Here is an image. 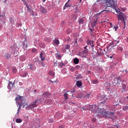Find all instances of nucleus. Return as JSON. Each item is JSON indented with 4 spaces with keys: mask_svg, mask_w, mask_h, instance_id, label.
<instances>
[{
    "mask_svg": "<svg viewBox=\"0 0 128 128\" xmlns=\"http://www.w3.org/2000/svg\"><path fill=\"white\" fill-rule=\"evenodd\" d=\"M76 86H82V82L80 81H77L76 82Z\"/></svg>",
    "mask_w": 128,
    "mask_h": 128,
    "instance_id": "nucleus-25",
    "label": "nucleus"
},
{
    "mask_svg": "<svg viewBox=\"0 0 128 128\" xmlns=\"http://www.w3.org/2000/svg\"><path fill=\"white\" fill-rule=\"evenodd\" d=\"M117 50H120V52H122V50H124L122 47H120V46L118 47Z\"/></svg>",
    "mask_w": 128,
    "mask_h": 128,
    "instance_id": "nucleus-30",
    "label": "nucleus"
},
{
    "mask_svg": "<svg viewBox=\"0 0 128 128\" xmlns=\"http://www.w3.org/2000/svg\"><path fill=\"white\" fill-rule=\"evenodd\" d=\"M88 110H91L92 112H95L96 116L97 118H109L113 120L112 118H110V116H114V112L106 111V110L105 108H100L98 106H96V105H88Z\"/></svg>",
    "mask_w": 128,
    "mask_h": 128,
    "instance_id": "nucleus-1",
    "label": "nucleus"
},
{
    "mask_svg": "<svg viewBox=\"0 0 128 128\" xmlns=\"http://www.w3.org/2000/svg\"><path fill=\"white\" fill-rule=\"evenodd\" d=\"M56 57L58 58H62V56L60 54H57Z\"/></svg>",
    "mask_w": 128,
    "mask_h": 128,
    "instance_id": "nucleus-42",
    "label": "nucleus"
},
{
    "mask_svg": "<svg viewBox=\"0 0 128 128\" xmlns=\"http://www.w3.org/2000/svg\"><path fill=\"white\" fill-rule=\"evenodd\" d=\"M43 2H46V0H42Z\"/></svg>",
    "mask_w": 128,
    "mask_h": 128,
    "instance_id": "nucleus-56",
    "label": "nucleus"
},
{
    "mask_svg": "<svg viewBox=\"0 0 128 128\" xmlns=\"http://www.w3.org/2000/svg\"><path fill=\"white\" fill-rule=\"evenodd\" d=\"M122 92H126V86H124L122 88Z\"/></svg>",
    "mask_w": 128,
    "mask_h": 128,
    "instance_id": "nucleus-27",
    "label": "nucleus"
},
{
    "mask_svg": "<svg viewBox=\"0 0 128 128\" xmlns=\"http://www.w3.org/2000/svg\"><path fill=\"white\" fill-rule=\"evenodd\" d=\"M26 5L28 3H26V0H21Z\"/></svg>",
    "mask_w": 128,
    "mask_h": 128,
    "instance_id": "nucleus-38",
    "label": "nucleus"
},
{
    "mask_svg": "<svg viewBox=\"0 0 128 128\" xmlns=\"http://www.w3.org/2000/svg\"><path fill=\"white\" fill-rule=\"evenodd\" d=\"M125 72H126V74H128V70H126Z\"/></svg>",
    "mask_w": 128,
    "mask_h": 128,
    "instance_id": "nucleus-53",
    "label": "nucleus"
},
{
    "mask_svg": "<svg viewBox=\"0 0 128 128\" xmlns=\"http://www.w3.org/2000/svg\"><path fill=\"white\" fill-rule=\"evenodd\" d=\"M123 110H124V108H123Z\"/></svg>",
    "mask_w": 128,
    "mask_h": 128,
    "instance_id": "nucleus-63",
    "label": "nucleus"
},
{
    "mask_svg": "<svg viewBox=\"0 0 128 128\" xmlns=\"http://www.w3.org/2000/svg\"><path fill=\"white\" fill-rule=\"evenodd\" d=\"M50 82H52V80H51Z\"/></svg>",
    "mask_w": 128,
    "mask_h": 128,
    "instance_id": "nucleus-62",
    "label": "nucleus"
},
{
    "mask_svg": "<svg viewBox=\"0 0 128 128\" xmlns=\"http://www.w3.org/2000/svg\"><path fill=\"white\" fill-rule=\"evenodd\" d=\"M87 48H88V46H86L85 47H84V50H88V49H86Z\"/></svg>",
    "mask_w": 128,
    "mask_h": 128,
    "instance_id": "nucleus-51",
    "label": "nucleus"
},
{
    "mask_svg": "<svg viewBox=\"0 0 128 128\" xmlns=\"http://www.w3.org/2000/svg\"><path fill=\"white\" fill-rule=\"evenodd\" d=\"M11 56L12 54L10 53H6L5 54H4V58H6V60H10V58H11Z\"/></svg>",
    "mask_w": 128,
    "mask_h": 128,
    "instance_id": "nucleus-11",
    "label": "nucleus"
},
{
    "mask_svg": "<svg viewBox=\"0 0 128 128\" xmlns=\"http://www.w3.org/2000/svg\"><path fill=\"white\" fill-rule=\"evenodd\" d=\"M40 58H41V60H44L45 58L44 56V54L40 53Z\"/></svg>",
    "mask_w": 128,
    "mask_h": 128,
    "instance_id": "nucleus-23",
    "label": "nucleus"
},
{
    "mask_svg": "<svg viewBox=\"0 0 128 128\" xmlns=\"http://www.w3.org/2000/svg\"><path fill=\"white\" fill-rule=\"evenodd\" d=\"M90 34L92 36H94V33L92 32V30L90 31Z\"/></svg>",
    "mask_w": 128,
    "mask_h": 128,
    "instance_id": "nucleus-43",
    "label": "nucleus"
},
{
    "mask_svg": "<svg viewBox=\"0 0 128 128\" xmlns=\"http://www.w3.org/2000/svg\"><path fill=\"white\" fill-rule=\"evenodd\" d=\"M15 100L18 104H26L24 98V96H20V95H17L15 98Z\"/></svg>",
    "mask_w": 128,
    "mask_h": 128,
    "instance_id": "nucleus-2",
    "label": "nucleus"
},
{
    "mask_svg": "<svg viewBox=\"0 0 128 128\" xmlns=\"http://www.w3.org/2000/svg\"><path fill=\"white\" fill-rule=\"evenodd\" d=\"M126 40L127 42H128V38H126Z\"/></svg>",
    "mask_w": 128,
    "mask_h": 128,
    "instance_id": "nucleus-58",
    "label": "nucleus"
},
{
    "mask_svg": "<svg viewBox=\"0 0 128 128\" xmlns=\"http://www.w3.org/2000/svg\"><path fill=\"white\" fill-rule=\"evenodd\" d=\"M76 40H77V39H76V40H75V42H76V44H78V41H76Z\"/></svg>",
    "mask_w": 128,
    "mask_h": 128,
    "instance_id": "nucleus-52",
    "label": "nucleus"
},
{
    "mask_svg": "<svg viewBox=\"0 0 128 128\" xmlns=\"http://www.w3.org/2000/svg\"><path fill=\"white\" fill-rule=\"evenodd\" d=\"M73 62L75 64H78L80 62V60L78 58H75L74 59Z\"/></svg>",
    "mask_w": 128,
    "mask_h": 128,
    "instance_id": "nucleus-16",
    "label": "nucleus"
},
{
    "mask_svg": "<svg viewBox=\"0 0 128 128\" xmlns=\"http://www.w3.org/2000/svg\"><path fill=\"white\" fill-rule=\"evenodd\" d=\"M90 32H92V29L90 28Z\"/></svg>",
    "mask_w": 128,
    "mask_h": 128,
    "instance_id": "nucleus-57",
    "label": "nucleus"
},
{
    "mask_svg": "<svg viewBox=\"0 0 128 128\" xmlns=\"http://www.w3.org/2000/svg\"><path fill=\"white\" fill-rule=\"evenodd\" d=\"M40 12L42 14H46V9L44 7H40Z\"/></svg>",
    "mask_w": 128,
    "mask_h": 128,
    "instance_id": "nucleus-10",
    "label": "nucleus"
},
{
    "mask_svg": "<svg viewBox=\"0 0 128 128\" xmlns=\"http://www.w3.org/2000/svg\"><path fill=\"white\" fill-rule=\"evenodd\" d=\"M68 93L66 92L65 94H64V96L65 100H68Z\"/></svg>",
    "mask_w": 128,
    "mask_h": 128,
    "instance_id": "nucleus-24",
    "label": "nucleus"
},
{
    "mask_svg": "<svg viewBox=\"0 0 128 128\" xmlns=\"http://www.w3.org/2000/svg\"><path fill=\"white\" fill-rule=\"evenodd\" d=\"M71 70H72V72H74V68H71Z\"/></svg>",
    "mask_w": 128,
    "mask_h": 128,
    "instance_id": "nucleus-48",
    "label": "nucleus"
},
{
    "mask_svg": "<svg viewBox=\"0 0 128 128\" xmlns=\"http://www.w3.org/2000/svg\"><path fill=\"white\" fill-rule=\"evenodd\" d=\"M122 78L120 76H119L118 78H114L112 82V84H114V86H118L122 82Z\"/></svg>",
    "mask_w": 128,
    "mask_h": 128,
    "instance_id": "nucleus-5",
    "label": "nucleus"
},
{
    "mask_svg": "<svg viewBox=\"0 0 128 128\" xmlns=\"http://www.w3.org/2000/svg\"><path fill=\"white\" fill-rule=\"evenodd\" d=\"M50 93L45 92L42 95L40 96L42 98H50Z\"/></svg>",
    "mask_w": 128,
    "mask_h": 128,
    "instance_id": "nucleus-12",
    "label": "nucleus"
},
{
    "mask_svg": "<svg viewBox=\"0 0 128 128\" xmlns=\"http://www.w3.org/2000/svg\"><path fill=\"white\" fill-rule=\"evenodd\" d=\"M106 5L108 8H112V6H116V2H114V0H107Z\"/></svg>",
    "mask_w": 128,
    "mask_h": 128,
    "instance_id": "nucleus-6",
    "label": "nucleus"
},
{
    "mask_svg": "<svg viewBox=\"0 0 128 128\" xmlns=\"http://www.w3.org/2000/svg\"><path fill=\"white\" fill-rule=\"evenodd\" d=\"M26 56H22L20 57V60H22V62H24V60H26Z\"/></svg>",
    "mask_w": 128,
    "mask_h": 128,
    "instance_id": "nucleus-22",
    "label": "nucleus"
},
{
    "mask_svg": "<svg viewBox=\"0 0 128 128\" xmlns=\"http://www.w3.org/2000/svg\"><path fill=\"white\" fill-rule=\"evenodd\" d=\"M41 66H44V64L43 62H42V63L41 64Z\"/></svg>",
    "mask_w": 128,
    "mask_h": 128,
    "instance_id": "nucleus-47",
    "label": "nucleus"
},
{
    "mask_svg": "<svg viewBox=\"0 0 128 128\" xmlns=\"http://www.w3.org/2000/svg\"><path fill=\"white\" fill-rule=\"evenodd\" d=\"M29 12H30L32 16H34V12L32 11V10L30 9L29 10H28Z\"/></svg>",
    "mask_w": 128,
    "mask_h": 128,
    "instance_id": "nucleus-31",
    "label": "nucleus"
},
{
    "mask_svg": "<svg viewBox=\"0 0 128 128\" xmlns=\"http://www.w3.org/2000/svg\"><path fill=\"white\" fill-rule=\"evenodd\" d=\"M108 10H103L102 12H101L100 13H99L98 14H102V12H107Z\"/></svg>",
    "mask_w": 128,
    "mask_h": 128,
    "instance_id": "nucleus-45",
    "label": "nucleus"
},
{
    "mask_svg": "<svg viewBox=\"0 0 128 128\" xmlns=\"http://www.w3.org/2000/svg\"><path fill=\"white\" fill-rule=\"evenodd\" d=\"M118 42H120V41H118V40H116V44H118Z\"/></svg>",
    "mask_w": 128,
    "mask_h": 128,
    "instance_id": "nucleus-50",
    "label": "nucleus"
},
{
    "mask_svg": "<svg viewBox=\"0 0 128 128\" xmlns=\"http://www.w3.org/2000/svg\"><path fill=\"white\" fill-rule=\"evenodd\" d=\"M38 52V50L35 48H33L32 50V52Z\"/></svg>",
    "mask_w": 128,
    "mask_h": 128,
    "instance_id": "nucleus-33",
    "label": "nucleus"
},
{
    "mask_svg": "<svg viewBox=\"0 0 128 128\" xmlns=\"http://www.w3.org/2000/svg\"><path fill=\"white\" fill-rule=\"evenodd\" d=\"M86 44L88 46H90V48H94L93 40H88L86 41Z\"/></svg>",
    "mask_w": 128,
    "mask_h": 128,
    "instance_id": "nucleus-7",
    "label": "nucleus"
},
{
    "mask_svg": "<svg viewBox=\"0 0 128 128\" xmlns=\"http://www.w3.org/2000/svg\"><path fill=\"white\" fill-rule=\"evenodd\" d=\"M54 42L56 44V46H58V44H60V40L58 39H54Z\"/></svg>",
    "mask_w": 128,
    "mask_h": 128,
    "instance_id": "nucleus-18",
    "label": "nucleus"
},
{
    "mask_svg": "<svg viewBox=\"0 0 128 128\" xmlns=\"http://www.w3.org/2000/svg\"><path fill=\"white\" fill-rule=\"evenodd\" d=\"M28 68L30 70H36V68L34 64H30L28 66Z\"/></svg>",
    "mask_w": 128,
    "mask_h": 128,
    "instance_id": "nucleus-9",
    "label": "nucleus"
},
{
    "mask_svg": "<svg viewBox=\"0 0 128 128\" xmlns=\"http://www.w3.org/2000/svg\"><path fill=\"white\" fill-rule=\"evenodd\" d=\"M111 110H114V108H112V109H111Z\"/></svg>",
    "mask_w": 128,
    "mask_h": 128,
    "instance_id": "nucleus-64",
    "label": "nucleus"
},
{
    "mask_svg": "<svg viewBox=\"0 0 128 128\" xmlns=\"http://www.w3.org/2000/svg\"><path fill=\"white\" fill-rule=\"evenodd\" d=\"M36 102H38V100H35L34 102L30 103L29 106H26V110H34V108H36L38 106Z\"/></svg>",
    "mask_w": 128,
    "mask_h": 128,
    "instance_id": "nucleus-4",
    "label": "nucleus"
},
{
    "mask_svg": "<svg viewBox=\"0 0 128 128\" xmlns=\"http://www.w3.org/2000/svg\"><path fill=\"white\" fill-rule=\"evenodd\" d=\"M28 72H24V74L22 75V76L23 78H26V77L28 76Z\"/></svg>",
    "mask_w": 128,
    "mask_h": 128,
    "instance_id": "nucleus-29",
    "label": "nucleus"
},
{
    "mask_svg": "<svg viewBox=\"0 0 128 128\" xmlns=\"http://www.w3.org/2000/svg\"><path fill=\"white\" fill-rule=\"evenodd\" d=\"M78 56H80L81 58H86V54H84L83 52L78 53Z\"/></svg>",
    "mask_w": 128,
    "mask_h": 128,
    "instance_id": "nucleus-17",
    "label": "nucleus"
},
{
    "mask_svg": "<svg viewBox=\"0 0 128 128\" xmlns=\"http://www.w3.org/2000/svg\"><path fill=\"white\" fill-rule=\"evenodd\" d=\"M84 20L82 18H80L78 20V22L80 24H84Z\"/></svg>",
    "mask_w": 128,
    "mask_h": 128,
    "instance_id": "nucleus-20",
    "label": "nucleus"
},
{
    "mask_svg": "<svg viewBox=\"0 0 128 128\" xmlns=\"http://www.w3.org/2000/svg\"><path fill=\"white\" fill-rule=\"evenodd\" d=\"M12 70L14 74H16V68H13Z\"/></svg>",
    "mask_w": 128,
    "mask_h": 128,
    "instance_id": "nucleus-34",
    "label": "nucleus"
},
{
    "mask_svg": "<svg viewBox=\"0 0 128 128\" xmlns=\"http://www.w3.org/2000/svg\"><path fill=\"white\" fill-rule=\"evenodd\" d=\"M126 98H128V96L126 97Z\"/></svg>",
    "mask_w": 128,
    "mask_h": 128,
    "instance_id": "nucleus-61",
    "label": "nucleus"
},
{
    "mask_svg": "<svg viewBox=\"0 0 128 128\" xmlns=\"http://www.w3.org/2000/svg\"><path fill=\"white\" fill-rule=\"evenodd\" d=\"M23 46L26 48H28V42L26 41H24L23 43Z\"/></svg>",
    "mask_w": 128,
    "mask_h": 128,
    "instance_id": "nucleus-26",
    "label": "nucleus"
},
{
    "mask_svg": "<svg viewBox=\"0 0 128 128\" xmlns=\"http://www.w3.org/2000/svg\"><path fill=\"white\" fill-rule=\"evenodd\" d=\"M80 2H82V0H80Z\"/></svg>",
    "mask_w": 128,
    "mask_h": 128,
    "instance_id": "nucleus-60",
    "label": "nucleus"
},
{
    "mask_svg": "<svg viewBox=\"0 0 128 128\" xmlns=\"http://www.w3.org/2000/svg\"><path fill=\"white\" fill-rule=\"evenodd\" d=\"M90 94H87V95H86L84 98H90Z\"/></svg>",
    "mask_w": 128,
    "mask_h": 128,
    "instance_id": "nucleus-37",
    "label": "nucleus"
},
{
    "mask_svg": "<svg viewBox=\"0 0 128 128\" xmlns=\"http://www.w3.org/2000/svg\"><path fill=\"white\" fill-rule=\"evenodd\" d=\"M82 52L84 54H85L86 56L88 54V50H84V52Z\"/></svg>",
    "mask_w": 128,
    "mask_h": 128,
    "instance_id": "nucleus-32",
    "label": "nucleus"
},
{
    "mask_svg": "<svg viewBox=\"0 0 128 128\" xmlns=\"http://www.w3.org/2000/svg\"><path fill=\"white\" fill-rule=\"evenodd\" d=\"M22 120L20 118H17L16 119V122L18 124H20L22 122Z\"/></svg>",
    "mask_w": 128,
    "mask_h": 128,
    "instance_id": "nucleus-28",
    "label": "nucleus"
},
{
    "mask_svg": "<svg viewBox=\"0 0 128 128\" xmlns=\"http://www.w3.org/2000/svg\"><path fill=\"white\" fill-rule=\"evenodd\" d=\"M92 122H96V118H92Z\"/></svg>",
    "mask_w": 128,
    "mask_h": 128,
    "instance_id": "nucleus-35",
    "label": "nucleus"
},
{
    "mask_svg": "<svg viewBox=\"0 0 128 128\" xmlns=\"http://www.w3.org/2000/svg\"><path fill=\"white\" fill-rule=\"evenodd\" d=\"M18 110L17 114L20 113V108H22V106H24L23 108H24V106H26V104H18Z\"/></svg>",
    "mask_w": 128,
    "mask_h": 128,
    "instance_id": "nucleus-15",
    "label": "nucleus"
},
{
    "mask_svg": "<svg viewBox=\"0 0 128 128\" xmlns=\"http://www.w3.org/2000/svg\"><path fill=\"white\" fill-rule=\"evenodd\" d=\"M70 45L66 44L65 45V47L62 48L61 50L62 52H66V50H70Z\"/></svg>",
    "mask_w": 128,
    "mask_h": 128,
    "instance_id": "nucleus-8",
    "label": "nucleus"
},
{
    "mask_svg": "<svg viewBox=\"0 0 128 128\" xmlns=\"http://www.w3.org/2000/svg\"><path fill=\"white\" fill-rule=\"evenodd\" d=\"M60 66H64V64L61 62L60 64Z\"/></svg>",
    "mask_w": 128,
    "mask_h": 128,
    "instance_id": "nucleus-39",
    "label": "nucleus"
},
{
    "mask_svg": "<svg viewBox=\"0 0 128 128\" xmlns=\"http://www.w3.org/2000/svg\"><path fill=\"white\" fill-rule=\"evenodd\" d=\"M26 8H28V11L29 10H32V8H30V6H28L26 5Z\"/></svg>",
    "mask_w": 128,
    "mask_h": 128,
    "instance_id": "nucleus-40",
    "label": "nucleus"
},
{
    "mask_svg": "<svg viewBox=\"0 0 128 128\" xmlns=\"http://www.w3.org/2000/svg\"><path fill=\"white\" fill-rule=\"evenodd\" d=\"M114 28L115 31L116 32V30H118V28L114 26Z\"/></svg>",
    "mask_w": 128,
    "mask_h": 128,
    "instance_id": "nucleus-46",
    "label": "nucleus"
},
{
    "mask_svg": "<svg viewBox=\"0 0 128 128\" xmlns=\"http://www.w3.org/2000/svg\"><path fill=\"white\" fill-rule=\"evenodd\" d=\"M64 128V126H59V128Z\"/></svg>",
    "mask_w": 128,
    "mask_h": 128,
    "instance_id": "nucleus-49",
    "label": "nucleus"
},
{
    "mask_svg": "<svg viewBox=\"0 0 128 128\" xmlns=\"http://www.w3.org/2000/svg\"><path fill=\"white\" fill-rule=\"evenodd\" d=\"M71 92H74V91H72Z\"/></svg>",
    "mask_w": 128,
    "mask_h": 128,
    "instance_id": "nucleus-59",
    "label": "nucleus"
},
{
    "mask_svg": "<svg viewBox=\"0 0 128 128\" xmlns=\"http://www.w3.org/2000/svg\"><path fill=\"white\" fill-rule=\"evenodd\" d=\"M14 82L12 84V82L10 81L9 83L8 84V90H12V87L14 86Z\"/></svg>",
    "mask_w": 128,
    "mask_h": 128,
    "instance_id": "nucleus-13",
    "label": "nucleus"
},
{
    "mask_svg": "<svg viewBox=\"0 0 128 128\" xmlns=\"http://www.w3.org/2000/svg\"><path fill=\"white\" fill-rule=\"evenodd\" d=\"M49 76H54V72L52 70H50L48 72Z\"/></svg>",
    "mask_w": 128,
    "mask_h": 128,
    "instance_id": "nucleus-19",
    "label": "nucleus"
},
{
    "mask_svg": "<svg viewBox=\"0 0 128 128\" xmlns=\"http://www.w3.org/2000/svg\"><path fill=\"white\" fill-rule=\"evenodd\" d=\"M68 6V7L70 6V5H67V6Z\"/></svg>",
    "mask_w": 128,
    "mask_h": 128,
    "instance_id": "nucleus-54",
    "label": "nucleus"
},
{
    "mask_svg": "<svg viewBox=\"0 0 128 128\" xmlns=\"http://www.w3.org/2000/svg\"><path fill=\"white\" fill-rule=\"evenodd\" d=\"M39 46H40L41 48H44V45H43V44H42L41 43L39 44Z\"/></svg>",
    "mask_w": 128,
    "mask_h": 128,
    "instance_id": "nucleus-41",
    "label": "nucleus"
},
{
    "mask_svg": "<svg viewBox=\"0 0 128 128\" xmlns=\"http://www.w3.org/2000/svg\"><path fill=\"white\" fill-rule=\"evenodd\" d=\"M77 18H78V16H76L73 14L72 15V16L70 17V20L72 22H74V20H76Z\"/></svg>",
    "mask_w": 128,
    "mask_h": 128,
    "instance_id": "nucleus-14",
    "label": "nucleus"
},
{
    "mask_svg": "<svg viewBox=\"0 0 128 128\" xmlns=\"http://www.w3.org/2000/svg\"><path fill=\"white\" fill-rule=\"evenodd\" d=\"M99 50L100 51V54H102V52H103L102 49L100 48Z\"/></svg>",
    "mask_w": 128,
    "mask_h": 128,
    "instance_id": "nucleus-36",
    "label": "nucleus"
},
{
    "mask_svg": "<svg viewBox=\"0 0 128 128\" xmlns=\"http://www.w3.org/2000/svg\"><path fill=\"white\" fill-rule=\"evenodd\" d=\"M36 90H34V94H36Z\"/></svg>",
    "mask_w": 128,
    "mask_h": 128,
    "instance_id": "nucleus-55",
    "label": "nucleus"
},
{
    "mask_svg": "<svg viewBox=\"0 0 128 128\" xmlns=\"http://www.w3.org/2000/svg\"><path fill=\"white\" fill-rule=\"evenodd\" d=\"M92 82L93 84H97L98 82V80H92Z\"/></svg>",
    "mask_w": 128,
    "mask_h": 128,
    "instance_id": "nucleus-21",
    "label": "nucleus"
},
{
    "mask_svg": "<svg viewBox=\"0 0 128 128\" xmlns=\"http://www.w3.org/2000/svg\"><path fill=\"white\" fill-rule=\"evenodd\" d=\"M117 14H118V18L119 20H123L124 22V24H126V20H124V16H126L124 15V13L120 12V11H118L116 10Z\"/></svg>",
    "mask_w": 128,
    "mask_h": 128,
    "instance_id": "nucleus-3",
    "label": "nucleus"
},
{
    "mask_svg": "<svg viewBox=\"0 0 128 128\" xmlns=\"http://www.w3.org/2000/svg\"><path fill=\"white\" fill-rule=\"evenodd\" d=\"M10 22H12V18H10Z\"/></svg>",
    "mask_w": 128,
    "mask_h": 128,
    "instance_id": "nucleus-44",
    "label": "nucleus"
}]
</instances>
